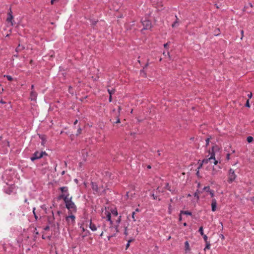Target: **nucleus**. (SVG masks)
<instances>
[{
    "mask_svg": "<svg viewBox=\"0 0 254 254\" xmlns=\"http://www.w3.org/2000/svg\"><path fill=\"white\" fill-rule=\"evenodd\" d=\"M72 197L70 196V198L68 200H66L65 203V207L68 210V213H71V212L75 213L77 211L76 206L75 203L72 200Z\"/></svg>",
    "mask_w": 254,
    "mask_h": 254,
    "instance_id": "nucleus-1",
    "label": "nucleus"
},
{
    "mask_svg": "<svg viewBox=\"0 0 254 254\" xmlns=\"http://www.w3.org/2000/svg\"><path fill=\"white\" fill-rule=\"evenodd\" d=\"M49 157L48 154L45 151H36L34 153V156L31 157L30 159H41L42 157Z\"/></svg>",
    "mask_w": 254,
    "mask_h": 254,
    "instance_id": "nucleus-2",
    "label": "nucleus"
},
{
    "mask_svg": "<svg viewBox=\"0 0 254 254\" xmlns=\"http://www.w3.org/2000/svg\"><path fill=\"white\" fill-rule=\"evenodd\" d=\"M236 177V175L235 174L234 171L230 169L229 171V178L228 180V182L229 184L232 183L234 181Z\"/></svg>",
    "mask_w": 254,
    "mask_h": 254,
    "instance_id": "nucleus-3",
    "label": "nucleus"
},
{
    "mask_svg": "<svg viewBox=\"0 0 254 254\" xmlns=\"http://www.w3.org/2000/svg\"><path fill=\"white\" fill-rule=\"evenodd\" d=\"M218 150V147L216 145L213 146L212 147L211 151H209V155L210 156L208 157V159H215V151Z\"/></svg>",
    "mask_w": 254,
    "mask_h": 254,
    "instance_id": "nucleus-4",
    "label": "nucleus"
},
{
    "mask_svg": "<svg viewBox=\"0 0 254 254\" xmlns=\"http://www.w3.org/2000/svg\"><path fill=\"white\" fill-rule=\"evenodd\" d=\"M121 216H119L118 219L116 220V223L117 224L116 225H115L114 226L112 225L110 227L111 228H115V231H116V233L119 232V226L121 221Z\"/></svg>",
    "mask_w": 254,
    "mask_h": 254,
    "instance_id": "nucleus-5",
    "label": "nucleus"
},
{
    "mask_svg": "<svg viewBox=\"0 0 254 254\" xmlns=\"http://www.w3.org/2000/svg\"><path fill=\"white\" fill-rule=\"evenodd\" d=\"M142 24L143 26L144 29H149L151 27V22L150 20H144L142 21Z\"/></svg>",
    "mask_w": 254,
    "mask_h": 254,
    "instance_id": "nucleus-6",
    "label": "nucleus"
},
{
    "mask_svg": "<svg viewBox=\"0 0 254 254\" xmlns=\"http://www.w3.org/2000/svg\"><path fill=\"white\" fill-rule=\"evenodd\" d=\"M68 215L65 217V220L67 222H69V219H71L72 224L75 223V216L71 213H68Z\"/></svg>",
    "mask_w": 254,
    "mask_h": 254,
    "instance_id": "nucleus-7",
    "label": "nucleus"
},
{
    "mask_svg": "<svg viewBox=\"0 0 254 254\" xmlns=\"http://www.w3.org/2000/svg\"><path fill=\"white\" fill-rule=\"evenodd\" d=\"M198 232L199 233L201 236L203 237L204 242H206V240H208V237L205 234H204L203 227L202 226L199 227Z\"/></svg>",
    "mask_w": 254,
    "mask_h": 254,
    "instance_id": "nucleus-8",
    "label": "nucleus"
},
{
    "mask_svg": "<svg viewBox=\"0 0 254 254\" xmlns=\"http://www.w3.org/2000/svg\"><path fill=\"white\" fill-rule=\"evenodd\" d=\"M105 214L106 215L107 220L110 222V226H112L113 225V221L112 220L111 213L109 211H106Z\"/></svg>",
    "mask_w": 254,
    "mask_h": 254,
    "instance_id": "nucleus-9",
    "label": "nucleus"
},
{
    "mask_svg": "<svg viewBox=\"0 0 254 254\" xmlns=\"http://www.w3.org/2000/svg\"><path fill=\"white\" fill-rule=\"evenodd\" d=\"M217 201L215 198H213L212 199V202H211V210L213 212H214L216 210L217 208Z\"/></svg>",
    "mask_w": 254,
    "mask_h": 254,
    "instance_id": "nucleus-10",
    "label": "nucleus"
},
{
    "mask_svg": "<svg viewBox=\"0 0 254 254\" xmlns=\"http://www.w3.org/2000/svg\"><path fill=\"white\" fill-rule=\"evenodd\" d=\"M191 251V249L190 247L189 243L188 241H186L185 242V253L188 254L190 253Z\"/></svg>",
    "mask_w": 254,
    "mask_h": 254,
    "instance_id": "nucleus-11",
    "label": "nucleus"
},
{
    "mask_svg": "<svg viewBox=\"0 0 254 254\" xmlns=\"http://www.w3.org/2000/svg\"><path fill=\"white\" fill-rule=\"evenodd\" d=\"M12 19H13V16L12 15V11H11V9H10V11L8 14V17L6 19V21L8 22H10L11 25H13V21H12Z\"/></svg>",
    "mask_w": 254,
    "mask_h": 254,
    "instance_id": "nucleus-12",
    "label": "nucleus"
},
{
    "mask_svg": "<svg viewBox=\"0 0 254 254\" xmlns=\"http://www.w3.org/2000/svg\"><path fill=\"white\" fill-rule=\"evenodd\" d=\"M37 96V93L34 90H32L30 93V98L32 101H36Z\"/></svg>",
    "mask_w": 254,
    "mask_h": 254,
    "instance_id": "nucleus-13",
    "label": "nucleus"
},
{
    "mask_svg": "<svg viewBox=\"0 0 254 254\" xmlns=\"http://www.w3.org/2000/svg\"><path fill=\"white\" fill-rule=\"evenodd\" d=\"M91 187L93 190L95 191L96 193H98L99 192V188L96 183L91 182Z\"/></svg>",
    "mask_w": 254,
    "mask_h": 254,
    "instance_id": "nucleus-14",
    "label": "nucleus"
},
{
    "mask_svg": "<svg viewBox=\"0 0 254 254\" xmlns=\"http://www.w3.org/2000/svg\"><path fill=\"white\" fill-rule=\"evenodd\" d=\"M199 161H200V160H198ZM211 160H202V161L201 162H198V164H199V165L197 167V169L198 170H199L202 166L203 165V164H207L208 163V162H210L211 163H212V162H211Z\"/></svg>",
    "mask_w": 254,
    "mask_h": 254,
    "instance_id": "nucleus-15",
    "label": "nucleus"
},
{
    "mask_svg": "<svg viewBox=\"0 0 254 254\" xmlns=\"http://www.w3.org/2000/svg\"><path fill=\"white\" fill-rule=\"evenodd\" d=\"M102 174H103V175H104V176L105 177H106L107 178H108L109 179H112V174L108 171H103V172L102 173Z\"/></svg>",
    "mask_w": 254,
    "mask_h": 254,
    "instance_id": "nucleus-16",
    "label": "nucleus"
},
{
    "mask_svg": "<svg viewBox=\"0 0 254 254\" xmlns=\"http://www.w3.org/2000/svg\"><path fill=\"white\" fill-rule=\"evenodd\" d=\"M129 223L127 221L123 223V227L124 228V234L127 236L128 235L127 233V227L128 226Z\"/></svg>",
    "mask_w": 254,
    "mask_h": 254,
    "instance_id": "nucleus-17",
    "label": "nucleus"
},
{
    "mask_svg": "<svg viewBox=\"0 0 254 254\" xmlns=\"http://www.w3.org/2000/svg\"><path fill=\"white\" fill-rule=\"evenodd\" d=\"M52 217L51 218L50 216H48V223L49 225L50 224H52L54 223V220H55L54 214V212L52 211Z\"/></svg>",
    "mask_w": 254,
    "mask_h": 254,
    "instance_id": "nucleus-18",
    "label": "nucleus"
},
{
    "mask_svg": "<svg viewBox=\"0 0 254 254\" xmlns=\"http://www.w3.org/2000/svg\"><path fill=\"white\" fill-rule=\"evenodd\" d=\"M13 188L10 186L7 189H3V191L8 194H10L13 191Z\"/></svg>",
    "mask_w": 254,
    "mask_h": 254,
    "instance_id": "nucleus-19",
    "label": "nucleus"
},
{
    "mask_svg": "<svg viewBox=\"0 0 254 254\" xmlns=\"http://www.w3.org/2000/svg\"><path fill=\"white\" fill-rule=\"evenodd\" d=\"M111 212L114 216H117L118 215L117 208H111L110 209Z\"/></svg>",
    "mask_w": 254,
    "mask_h": 254,
    "instance_id": "nucleus-20",
    "label": "nucleus"
},
{
    "mask_svg": "<svg viewBox=\"0 0 254 254\" xmlns=\"http://www.w3.org/2000/svg\"><path fill=\"white\" fill-rule=\"evenodd\" d=\"M59 190L61 191L62 193H65L68 190L67 187H62L59 188Z\"/></svg>",
    "mask_w": 254,
    "mask_h": 254,
    "instance_id": "nucleus-21",
    "label": "nucleus"
},
{
    "mask_svg": "<svg viewBox=\"0 0 254 254\" xmlns=\"http://www.w3.org/2000/svg\"><path fill=\"white\" fill-rule=\"evenodd\" d=\"M89 228L93 231H95L97 230L96 225L92 223L91 220H90Z\"/></svg>",
    "mask_w": 254,
    "mask_h": 254,
    "instance_id": "nucleus-22",
    "label": "nucleus"
},
{
    "mask_svg": "<svg viewBox=\"0 0 254 254\" xmlns=\"http://www.w3.org/2000/svg\"><path fill=\"white\" fill-rule=\"evenodd\" d=\"M202 193V191L200 190H197L195 193H194V196L196 197L197 199V201H198L199 200V196L198 194Z\"/></svg>",
    "mask_w": 254,
    "mask_h": 254,
    "instance_id": "nucleus-23",
    "label": "nucleus"
},
{
    "mask_svg": "<svg viewBox=\"0 0 254 254\" xmlns=\"http://www.w3.org/2000/svg\"><path fill=\"white\" fill-rule=\"evenodd\" d=\"M205 247L204 249V251H206V250H209L210 249V242L207 240H206V242H205Z\"/></svg>",
    "mask_w": 254,
    "mask_h": 254,
    "instance_id": "nucleus-24",
    "label": "nucleus"
},
{
    "mask_svg": "<svg viewBox=\"0 0 254 254\" xmlns=\"http://www.w3.org/2000/svg\"><path fill=\"white\" fill-rule=\"evenodd\" d=\"M181 214L192 216V212L189 211L181 210Z\"/></svg>",
    "mask_w": 254,
    "mask_h": 254,
    "instance_id": "nucleus-25",
    "label": "nucleus"
},
{
    "mask_svg": "<svg viewBox=\"0 0 254 254\" xmlns=\"http://www.w3.org/2000/svg\"><path fill=\"white\" fill-rule=\"evenodd\" d=\"M64 197H65L64 196V194H63L62 193L57 196V200H58V201L63 199L64 202H65L66 200H65Z\"/></svg>",
    "mask_w": 254,
    "mask_h": 254,
    "instance_id": "nucleus-26",
    "label": "nucleus"
},
{
    "mask_svg": "<svg viewBox=\"0 0 254 254\" xmlns=\"http://www.w3.org/2000/svg\"><path fill=\"white\" fill-rule=\"evenodd\" d=\"M134 240V239L133 238H130V239H129L127 241V243L126 244V249L127 250L129 247V245H130V243L133 241Z\"/></svg>",
    "mask_w": 254,
    "mask_h": 254,
    "instance_id": "nucleus-27",
    "label": "nucleus"
},
{
    "mask_svg": "<svg viewBox=\"0 0 254 254\" xmlns=\"http://www.w3.org/2000/svg\"><path fill=\"white\" fill-rule=\"evenodd\" d=\"M62 194H64V196L65 197L64 198H65V200H68L69 199L70 197H69V193L68 192V190L67 191V192H65V193H62Z\"/></svg>",
    "mask_w": 254,
    "mask_h": 254,
    "instance_id": "nucleus-28",
    "label": "nucleus"
},
{
    "mask_svg": "<svg viewBox=\"0 0 254 254\" xmlns=\"http://www.w3.org/2000/svg\"><path fill=\"white\" fill-rule=\"evenodd\" d=\"M35 210H36L35 207L33 208L32 212H33V214L34 217L35 218V219L36 221H37L38 220V216L37 215V214H36Z\"/></svg>",
    "mask_w": 254,
    "mask_h": 254,
    "instance_id": "nucleus-29",
    "label": "nucleus"
},
{
    "mask_svg": "<svg viewBox=\"0 0 254 254\" xmlns=\"http://www.w3.org/2000/svg\"><path fill=\"white\" fill-rule=\"evenodd\" d=\"M164 189H166L169 191H171V187L169 186V184L168 183H165V186L164 187Z\"/></svg>",
    "mask_w": 254,
    "mask_h": 254,
    "instance_id": "nucleus-30",
    "label": "nucleus"
},
{
    "mask_svg": "<svg viewBox=\"0 0 254 254\" xmlns=\"http://www.w3.org/2000/svg\"><path fill=\"white\" fill-rule=\"evenodd\" d=\"M172 205H171V203H170L168 205V214H171L172 213Z\"/></svg>",
    "mask_w": 254,
    "mask_h": 254,
    "instance_id": "nucleus-31",
    "label": "nucleus"
},
{
    "mask_svg": "<svg viewBox=\"0 0 254 254\" xmlns=\"http://www.w3.org/2000/svg\"><path fill=\"white\" fill-rule=\"evenodd\" d=\"M210 190H211L210 189V187L209 186H205L203 189V190L206 191L208 192H209V191Z\"/></svg>",
    "mask_w": 254,
    "mask_h": 254,
    "instance_id": "nucleus-32",
    "label": "nucleus"
},
{
    "mask_svg": "<svg viewBox=\"0 0 254 254\" xmlns=\"http://www.w3.org/2000/svg\"><path fill=\"white\" fill-rule=\"evenodd\" d=\"M254 139L252 136H248L247 138V140L249 143H251L253 141Z\"/></svg>",
    "mask_w": 254,
    "mask_h": 254,
    "instance_id": "nucleus-33",
    "label": "nucleus"
},
{
    "mask_svg": "<svg viewBox=\"0 0 254 254\" xmlns=\"http://www.w3.org/2000/svg\"><path fill=\"white\" fill-rule=\"evenodd\" d=\"M150 195L153 197V199H156L157 198V196L155 195L153 192H150Z\"/></svg>",
    "mask_w": 254,
    "mask_h": 254,
    "instance_id": "nucleus-34",
    "label": "nucleus"
},
{
    "mask_svg": "<svg viewBox=\"0 0 254 254\" xmlns=\"http://www.w3.org/2000/svg\"><path fill=\"white\" fill-rule=\"evenodd\" d=\"M213 163L214 164V165H217L218 163H221L220 160H213Z\"/></svg>",
    "mask_w": 254,
    "mask_h": 254,
    "instance_id": "nucleus-35",
    "label": "nucleus"
},
{
    "mask_svg": "<svg viewBox=\"0 0 254 254\" xmlns=\"http://www.w3.org/2000/svg\"><path fill=\"white\" fill-rule=\"evenodd\" d=\"M33 232L35 234V236H34V238H35L37 237V236L39 235V232L37 231L36 228H35Z\"/></svg>",
    "mask_w": 254,
    "mask_h": 254,
    "instance_id": "nucleus-36",
    "label": "nucleus"
},
{
    "mask_svg": "<svg viewBox=\"0 0 254 254\" xmlns=\"http://www.w3.org/2000/svg\"><path fill=\"white\" fill-rule=\"evenodd\" d=\"M108 91L110 95H112L113 94H114L115 93V89H108Z\"/></svg>",
    "mask_w": 254,
    "mask_h": 254,
    "instance_id": "nucleus-37",
    "label": "nucleus"
},
{
    "mask_svg": "<svg viewBox=\"0 0 254 254\" xmlns=\"http://www.w3.org/2000/svg\"><path fill=\"white\" fill-rule=\"evenodd\" d=\"M135 212H132L131 214V217L133 222H135L136 221V219L135 218Z\"/></svg>",
    "mask_w": 254,
    "mask_h": 254,
    "instance_id": "nucleus-38",
    "label": "nucleus"
},
{
    "mask_svg": "<svg viewBox=\"0 0 254 254\" xmlns=\"http://www.w3.org/2000/svg\"><path fill=\"white\" fill-rule=\"evenodd\" d=\"M3 146H9V142L7 140H5L3 142Z\"/></svg>",
    "mask_w": 254,
    "mask_h": 254,
    "instance_id": "nucleus-39",
    "label": "nucleus"
},
{
    "mask_svg": "<svg viewBox=\"0 0 254 254\" xmlns=\"http://www.w3.org/2000/svg\"><path fill=\"white\" fill-rule=\"evenodd\" d=\"M4 77H6L9 81H11L12 80V77L10 75H4Z\"/></svg>",
    "mask_w": 254,
    "mask_h": 254,
    "instance_id": "nucleus-40",
    "label": "nucleus"
},
{
    "mask_svg": "<svg viewBox=\"0 0 254 254\" xmlns=\"http://www.w3.org/2000/svg\"><path fill=\"white\" fill-rule=\"evenodd\" d=\"M117 233H114V234H112L111 235H110V236H108V240H110V239L112 237H115L116 236V235Z\"/></svg>",
    "mask_w": 254,
    "mask_h": 254,
    "instance_id": "nucleus-41",
    "label": "nucleus"
},
{
    "mask_svg": "<svg viewBox=\"0 0 254 254\" xmlns=\"http://www.w3.org/2000/svg\"><path fill=\"white\" fill-rule=\"evenodd\" d=\"M209 192L211 197H213L214 196V191L213 190H211Z\"/></svg>",
    "mask_w": 254,
    "mask_h": 254,
    "instance_id": "nucleus-42",
    "label": "nucleus"
},
{
    "mask_svg": "<svg viewBox=\"0 0 254 254\" xmlns=\"http://www.w3.org/2000/svg\"><path fill=\"white\" fill-rule=\"evenodd\" d=\"M81 131H82V129L80 127L78 128L77 130V133H76V135H79L81 133Z\"/></svg>",
    "mask_w": 254,
    "mask_h": 254,
    "instance_id": "nucleus-43",
    "label": "nucleus"
},
{
    "mask_svg": "<svg viewBox=\"0 0 254 254\" xmlns=\"http://www.w3.org/2000/svg\"><path fill=\"white\" fill-rule=\"evenodd\" d=\"M85 232H86L85 234L82 236V238H83L84 237H85L86 236H88V235L90 234V232L88 230H87Z\"/></svg>",
    "mask_w": 254,
    "mask_h": 254,
    "instance_id": "nucleus-44",
    "label": "nucleus"
},
{
    "mask_svg": "<svg viewBox=\"0 0 254 254\" xmlns=\"http://www.w3.org/2000/svg\"><path fill=\"white\" fill-rule=\"evenodd\" d=\"M23 48H24V47H22V48H21L20 45H18V46L16 48V51L17 52H18V51H20V50H21L22 49H23Z\"/></svg>",
    "mask_w": 254,
    "mask_h": 254,
    "instance_id": "nucleus-45",
    "label": "nucleus"
},
{
    "mask_svg": "<svg viewBox=\"0 0 254 254\" xmlns=\"http://www.w3.org/2000/svg\"><path fill=\"white\" fill-rule=\"evenodd\" d=\"M50 229V226L49 225H47L46 226H45L44 228V231H48Z\"/></svg>",
    "mask_w": 254,
    "mask_h": 254,
    "instance_id": "nucleus-46",
    "label": "nucleus"
},
{
    "mask_svg": "<svg viewBox=\"0 0 254 254\" xmlns=\"http://www.w3.org/2000/svg\"><path fill=\"white\" fill-rule=\"evenodd\" d=\"M246 106L247 107L250 108V104L249 103V99L247 100L246 103Z\"/></svg>",
    "mask_w": 254,
    "mask_h": 254,
    "instance_id": "nucleus-47",
    "label": "nucleus"
},
{
    "mask_svg": "<svg viewBox=\"0 0 254 254\" xmlns=\"http://www.w3.org/2000/svg\"><path fill=\"white\" fill-rule=\"evenodd\" d=\"M41 208L42 209H43V210H45V211H46V210H47V208H46V205H45V204L41 205Z\"/></svg>",
    "mask_w": 254,
    "mask_h": 254,
    "instance_id": "nucleus-48",
    "label": "nucleus"
},
{
    "mask_svg": "<svg viewBox=\"0 0 254 254\" xmlns=\"http://www.w3.org/2000/svg\"><path fill=\"white\" fill-rule=\"evenodd\" d=\"M176 18H177V17H176ZM178 18H177L176 21L175 22H174V23H173V24H172V26L173 27H174L176 26V24L178 23V21H177V20H178Z\"/></svg>",
    "mask_w": 254,
    "mask_h": 254,
    "instance_id": "nucleus-49",
    "label": "nucleus"
},
{
    "mask_svg": "<svg viewBox=\"0 0 254 254\" xmlns=\"http://www.w3.org/2000/svg\"><path fill=\"white\" fill-rule=\"evenodd\" d=\"M219 237L223 240H224L225 239V237H224V235L221 234L219 235Z\"/></svg>",
    "mask_w": 254,
    "mask_h": 254,
    "instance_id": "nucleus-50",
    "label": "nucleus"
},
{
    "mask_svg": "<svg viewBox=\"0 0 254 254\" xmlns=\"http://www.w3.org/2000/svg\"><path fill=\"white\" fill-rule=\"evenodd\" d=\"M209 138H207L206 139V145L207 146L209 144Z\"/></svg>",
    "mask_w": 254,
    "mask_h": 254,
    "instance_id": "nucleus-51",
    "label": "nucleus"
},
{
    "mask_svg": "<svg viewBox=\"0 0 254 254\" xmlns=\"http://www.w3.org/2000/svg\"><path fill=\"white\" fill-rule=\"evenodd\" d=\"M182 220V214H181V213H180L179 216V221H181Z\"/></svg>",
    "mask_w": 254,
    "mask_h": 254,
    "instance_id": "nucleus-52",
    "label": "nucleus"
},
{
    "mask_svg": "<svg viewBox=\"0 0 254 254\" xmlns=\"http://www.w3.org/2000/svg\"><path fill=\"white\" fill-rule=\"evenodd\" d=\"M248 97L249 98V99H251L252 97V93H250L249 94H248Z\"/></svg>",
    "mask_w": 254,
    "mask_h": 254,
    "instance_id": "nucleus-53",
    "label": "nucleus"
},
{
    "mask_svg": "<svg viewBox=\"0 0 254 254\" xmlns=\"http://www.w3.org/2000/svg\"><path fill=\"white\" fill-rule=\"evenodd\" d=\"M140 211H141L140 209H139V208H137L135 209V211L134 212H135V213L136 212H139Z\"/></svg>",
    "mask_w": 254,
    "mask_h": 254,
    "instance_id": "nucleus-54",
    "label": "nucleus"
},
{
    "mask_svg": "<svg viewBox=\"0 0 254 254\" xmlns=\"http://www.w3.org/2000/svg\"><path fill=\"white\" fill-rule=\"evenodd\" d=\"M56 226H57V229L59 230V226H60L59 223V222H57V223L56 224Z\"/></svg>",
    "mask_w": 254,
    "mask_h": 254,
    "instance_id": "nucleus-55",
    "label": "nucleus"
},
{
    "mask_svg": "<svg viewBox=\"0 0 254 254\" xmlns=\"http://www.w3.org/2000/svg\"><path fill=\"white\" fill-rule=\"evenodd\" d=\"M120 123V120L119 118H118L117 121L114 123V124H118Z\"/></svg>",
    "mask_w": 254,
    "mask_h": 254,
    "instance_id": "nucleus-56",
    "label": "nucleus"
},
{
    "mask_svg": "<svg viewBox=\"0 0 254 254\" xmlns=\"http://www.w3.org/2000/svg\"><path fill=\"white\" fill-rule=\"evenodd\" d=\"M80 228H81V229H82V231H83V232H85V231H86V230H85V228H84V227H83V226H82V225H81V226H80Z\"/></svg>",
    "mask_w": 254,
    "mask_h": 254,
    "instance_id": "nucleus-57",
    "label": "nucleus"
},
{
    "mask_svg": "<svg viewBox=\"0 0 254 254\" xmlns=\"http://www.w3.org/2000/svg\"><path fill=\"white\" fill-rule=\"evenodd\" d=\"M168 45H169L168 43H167L164 44V48H167V47H168Z\"/></svg>",
    "mask_w": 254,
    "mask_h": 254,
    "instance_id": "nucleus-58",
    "label": "nucleus"
},
{
    "mask_svg": "<svg viewBox=\"0 0 254 254\" xmlns=\"http://www.w3.org/2000/svg\"><path fill=\"white\" fill-rule=\"evenodd\" d=\"M74 182L76 184H78V180L77 179H75L74 180Z\"/></svg>",
    "mask_w": 254,
    "mask_h": 254,
    "instance_id": "nucleus-59",
    "label": "nucleus"
},
{
    "mask_svg": "<svg viewBox=\"0 0 254 254\" xmlns=\"http://www.w3.org/2000/svg\"><path fill=\"white\" fill-rule=\"evenodd\" d=\"M47 238L49 240H51V238H52V236L51 235H50V236H48Z\"/></svg>",
    "mask_w": 254,
    "mask_h": 254,
    "instance_id": "nucleus-60",
    "label": "nucleus"
},
{
    "mask_svg": "<svg viewBox=\"0 0 254 254\" xmlns=\"http://www.w3.org/2000/svg\"><path fill=\"white\" fill-rule=\"evenodd\" d=\"M196 175L198 176V177H199V170H197V171L196 172Z\"/></svg>",
    "mask_w": 254,
    "mask_h": 254,
    "instance_id": "nucleus-61",
    "label": "nucleus"
},
{
    "mask_svg": "<svg viewBox=\"0 0 254 254\" xmlns=\"http://www.w3.org/2000/svg\"><path fill=\"white\" fill-rule=\"evenodd\" d=\"M56 0H51V4H53L54 3V2Z\"/></svg>",
    "mask_w": 254,
    "mask_h": 254,
    "instance_id": "nucleus-62",
    "label": "nucleus"
},
{
    "mask_svg": "<svg viewBox=\"0 0 254 254\" xmlns=\"http://www.w3.org/2000/svg\"><path fill=\"white\" fill-rule=\"evenodd\" d=\"M61 213H62V212L60 210H59V211H57V213L59 215L61 214Z\"/></svg>",
    "mask_w": 254,
    "mask_h": 254,
    "instance_id": "nucleus-63",
    "label": "nucleus"
},
{
    "mask_svg": "<svg viewBox=\"0 0 254 254\" xmlns=\"http://www.w3.org/2000/svg\"><path fill=\"white\" fill-rule=\"evenodd\" d=\"M78 123V120H76L74 122V125H75Z\"/></svg>",
    "mask_w": 254,
    "mask_h": 254,
    "instance_id": "nucleus-64",
    "label": "nucleus"
}]
</instances>
